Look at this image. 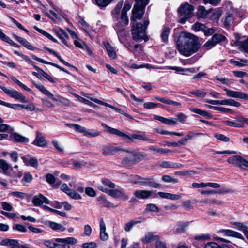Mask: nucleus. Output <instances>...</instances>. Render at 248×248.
<instances>
[{
    "instance_id": "2f4dec72",
    "label": "nucleus",
    "mask_w": 248,
    "mask_h": 248,
    "mask_svg": "<svg viewBox=\"0 0 248 248\" xmlns=\"http://www.w3.org/2000/svg\"><path fill=\"white\" fill-rule=\"evenodd\" d=\"M210 11L211 9L207 11L203 6H200L198 9L197 16L198 18H204Z\"/></svg>"
},
{
    "instance_id": "f03ea898",
    "label": "nucleus",
    "mask_w": 248,
    "mask_h": 248,
    "mask_svg": "<svg viewBox=\"0 0 248 248\" xmlns=\"http://www.w3.org/2000/svg\"><path fill=\"white\" fill-rule=\"evenodd\" d=\"M144 7L134 5L132 9L133 16L131 20H134L135 22H133L132 26L131 33L133 39L136 41L143 39L145 41H147L148 40L146 38L145 33L146 30L149 24V20H145L143 24L135 22L136 20L141 19L144 14Z\"/></svg>"
},
{
    "instance_id": "49530a36",
    "label": "nucleus",
    "mask_w": 248,
    "mask_h": 248,
    "mask_svg": "<svg viewBox=\"0 0 248 248\" xmlns=\"http://www.w3.org/2000/svg\"><path fill=\"white\" fill-rule=\"evenodd\" d=\"M81 94H82L84 96H85L86 97L89 98L90 100L96 103H98L99 104H101V105H104L106 107H109L110 108H112L113 109V108H114V106L108 104V103H105V102H104L102 101H100L97 99H96V98H93V97H89L88 96H87V95H85L83 93H81Z\"/></svg>"
},
{
    "instance_id": "f3484780",
    "label": "nucleus",
    "mask_w": 248,
    "mask_h": 248,
    "mask_svg": "<svg viewBox=\"0 0 248 248\" xmlns=\"http://www.w3.org/2000/svg\"><path fill=\"white\" fill-rule=\"evenodd\" d=\"M32 202L34 206H40L43 203L49 204V201L42 194H39L37 196L33 197Z\"/></svg>"
},
{
    "instance_id": "dca6fc26",
    "label": "nucleus",
    "mask_w": 248,
    "mask_h": 248,
    "mask_svg": "<svg viewBox=\"0 0 248 248\" xmlns=\"http://www.w3.org/2000/svg\"><path fill=\"white\" fill-rule=\"evenodd\" d=\"M32 144L38 147H44L47 144V141L45 138L42 136V134L37 131L36 132V138Z\"/></svg>"
},
{
    "instance_id": "cd10ccee",
    "label": "nucleus",
    "mask_w": 248,
    "mask_h": 248,
    "mask_svg": "<svg viewBox=\"0 0 248 248\" xmlns=\"http://www.w3.org/2000/svg\"><path fill=\"white\" fill-rule=\"evenodd\" d=\"M97 200L99 204L103 207L107 208H115L117 207V205H115L113 203L108 201L103 196L98 197Z\"/></svg>"
},
{
    "instance_id": "4c0bfd02",
    "label": "nucleus",
    "mask_w": 248,
    "mask_h": 248,
    "mask_svg": "<svg viewBox=\"0 0 248 248\" xmlns=\"http://www.w3.org/2000/svg\"><path fill=\"white\" fill-rule=\"evenodd\" d=\"M203 134L201 133H194L191 131H189L188 132L187 134L184 137V139L181 140L182 143H183V145L185 144L188 140H192L193 138L195 137L196 135H202Z\"/></svg>"
},
{
    "instance_id": "6e6552de",
    "label": "nucleus",
    "mask_w": 248,
    "mask_h": 248,
    "mask_svg": "<svg viewBox=\"0 0 248 248\" xmlns=\"http://www.w3.org/2000/svg\"><path fill=\"white\" fill-rule=\"evenodd\" d=\"M226 37L219 34H214L212 38L208 40L203 46V48L208 50L214 47L217 44L224 41Z\"/></svg>"
},
{
    "instance_id": "7c9ffc66",
    "label": "nucleus",
    "mask_w": 248,
    "mask_h": 248,
    "mask_svg": "<svg viewBox=\"0 0 248 248\" xmlns=\"http://www.w3.org/2000/svg\"><path fill=\"white\" fill-rule=\"evenodd\" d=\"M61 189L67 195H68L71 198L74 199L77 198V195L76 192H75L73 190L69 189L67 186V185L65 184H64L62 185L61 187Z\"/></svg>"
},
{
    "instance_id": "7ed1b4c3",
    "label": "nucleus",
    "mask_w": 248,
    "mask_h": 248,
    "mask_svg": "<svg viewBox=\"0 0 248 248\" xmlns=\"http://www.w3.org/2000/svg\"><path fill=\"white\" fill-rule=\"evenodd\" d=\"M101 125L102 127L106 129V131L107 132L110 134L117 135L123 139H127L130 140L138 139L142 141H147L151 143L154 142V140H153L150 139L144 136L145 132H141L143 134H134L131 136H129L117 129L110 127L104 123H102Z\"/></svg>"
},
{
    "instance_id": "4468645a",
    "label": "nucleus",
    "mask_w": 248,
    "mask_h": 248,
    "mask_svg": "<svg viewBox=\"0 0 248 248\" xmlns=\"http://www.w3.org/2000/svg\"><path fill=\"white\" fill-rule=\"evenodd\" d=\"M32 83L35 86L36 88H37L40 92H41L45 95L48 96L49 98L52 100L58 101V99L57 97H56L50 92L47 90L44 86L42 84H37L34 81H32Z\"/></svg>"
},
{
    "instance_id": "e433bc0d",
    "label": "nucleus",
    "mask_w": 248,
    "mask_h": 248,
    "mask_svg": "<svg viewBox=\"0 0 248 248\" xmlns=\"http://www.w3.org/2000/svg\"><path fill=\"white\" fill-rule=\"evenodd\" d=\"M189 109L192 112H193L195 113L198 114L203 116L204 117H205L207 118H210L211 117V115L209 113H208L205 111L201 110L200 109L195 108L194 107H190L189 108Z\"/></svg>"
},
{
    "instance_id": "6e6d98bb",
    "label": "nucleus",
    "mask_w": 248,
    "mask_h": 248,
    "mask_svg": "<svg viewBox=\"0 0 248 248\" xmlns=\"http://www.w3.org/2000/svg\"><path fill=\"white\" fill-rule=\"evenodd\" d=\"M189 93L199 97H204L206 95V93L205 92L199 90L189 92Z\"/></svg>"
},
{
    "instance_id": "3c124183",
    "label": "nucleus",
    "mask_w": 248,
    "mask_h": 248,
    "mask_svg": "<svg viewBox=\"0 0 248 248\" xmlns=\"http://www.w3.org/2000/svg\"><path fill=\"white\" fill-rule=\"evenodd\" d=\"M78 22L82 26V28L84 31L89 34L90 30L89 24L81 17H79V19H78Z\"/></svg>"
},
{
    "instance_id": "5701e85b",
    "label": "nucleus",
    "mask_w": 248,
    "mask_h": 248,
    "mask_svg": "<svg viewBox=\"0 0 248 248\" xmlns=\"http://www.w3.org/2000/svg\"><path fill=\"white\" fill-rule=\"evenodd\" d=\"M100 236L103 241H106L108 238V235L106 232V225L103 218L100 220Z\"/></svg>"
},
{
    "instance_id": "c85d7f7f",
    "label": "nucleus",
    "mask_w": 248,
    "mask_h": 248,
    "mask_svg": "<svg viewBox=\"0 0 248 248\" xmlns=\"http://www.w3.org/2000/svg\"><path fill=\"white\" fill-rule=\"evenodd\" d=\"M220 232H225V235L226 236H232L242 240H244V239L240 233L231 230H220Z\"/></svg>"
},
{
    "instance_id": "37998d69",
    "label": "nucleus",
    "mask_w": 248,
    "mask_h": 248,
    "mask_svg": "<svg viewBox=\"0 0 248 248\" xmlns=\"http://www.w3.org/2000/svg\"><path fill=\"white\" fill-rule=\"evenodd\" d=\"M170 33V29L168 27H164L163 29L161 36L162 41L164 43H167L168 41V37Z\"/></svg>"
},
{
    "instance_id": "ea45409f",
    "label": "nucleus",
    "mask_w": 248,
    "mask_h": 248,
    "mask_svg": "<svg viewBox=\"0 0 248 248\" xmlns=\"http://www.w3.org/2000/svg\"><path fill=\"white\" fill-rule=\"evenodd\" d=\"M122 6L123 2L122 1L118 2L115 6L114 9L112 12L113 17L116 20H118V19L119 14L120 12V10L122 7Z\"/></svg>"
},
{
    "instance_id": "412c9836",
    "label": "nucleus",
    "mask_w": 248,
    "mask_h": 248,
    "mask_svg": "<svg viewBox=\"0 0 248 248\" xmlns=\"http://www.w3.org/2000/svg\"><path fill=\"white\" fill-rule=\"evenodd\" d=\"M31 57L33 60L37 61L38 62H41V63H43L44 64L51 65L52 66H53L59 69L60 70H61L65 73H69L68 71L67 70H66L65 69H64L63 67H62V66H61L56 63L46 61L42 59L37 57L36 56H35L34 55H32Z\"/></svg>"
},
{
    "instance_id": "5fc2aeb1",
    "label": "nucleus",
    "mask_w": 248,
    "mask_h": 248,
    "mask_svg": "<svg viewBox=\"0 0 248 248\" xmlns=\"http://www.w3.org/2000/svg\"><path fill=\"white\" fill-rule=\"evenodd\" d=\"M162 180L163 181L166 183H176L178 182L177 179L173 178L172 177L167 175H163L162 177Z\"/></svg>"
},
{
    "instance_id": "0e129e2a",
    "label": "nucleus",
    "mask_w": 248,
    "mask_h": 248,
    "mask_svg": "<svg viewBox=\"0 0 248 248\" xmlns=\"http://www.w3.org/2000/svg\"><path fill=\"white\" fill-rule=\"evenodd\" d=\"M92 228L89 225H86L84 227V233L82 236H90L92 232Z\"/></svg>"
},
{
    "instance_id": "473e14b6",
    "label": "nucleus",
    "mask_w": 248,
    "mask_h": 248,
    "mask_svg": "<svg viewBox=\"0 0 248 248\" xmlns=\"http://www.w3.org/2000/svg\"><path fill=\"white\" fill-rule=\"evenodd\" d=\"M0 38L6 42L10 44L11 45L15 46L16 47H19V45L14 42L13 40H12L9 37L6 36L2 31V30L0 29Z\"/></svg>"
},
{
    "instance_id": "052dcab7",
    "label": "nucleus",
    "mask_w": 248,
    "mask_h": 248,
    "mask_svg": "<svg viewBox=\"0 0 248 248\" xmlns=\"http://www.w3.org/2000/svg\"><path fill=\"white\" fill-rule=\"evenodd\" d=\"M160 104L155 103L153 102H146L144 104V107L148 109L156 108L160 106Z\"/></svg>"
},
{
    "instance_id": "6ab92c4d",
    "label": "nucleus",
    "mask_w": 248,
    "mask_h": 248,
    "mask_svg": "<svg viewBox=\"0 0 248 248\" xmlns=\"http://www.w3.org/2000/svg\"><path fill=\"white\" fill-rule=\"evenodd\" d=\"M159 239H160L159 235H155L153 232H148L142 238L141 240L144 243L148 244L154 241L156 242Z\"/></svg>"
},
{
    "instance_id": "680f3d73",
    "label": "nucleus",
    "mask_w": 248,
    "mask_h": 248,
    "mask_svg": "<svg viewBox=\"0 0 248 248\" xmlns=\"http://www.w3.org/2000/svg\"><path fill=\"white\" fill-rule=\"evenodd\" d=\"M135 4L134 5L142 7L145 8L148 4L149 0H135Z\"/></svg>"
},
{
    "instance_id": "9b49d317",
    "label": "nucleus",
    "mask_w": 248,
    "mask_h": 248,
    "mask_svg": "<svg viewBox=\"0 0 248 248\" xmlns=\"http://www.w3.org/2000/svg\"><path fill=\"white\" fill-rule=\"evenodd\" d=\"M78 132L83 134V135L90 138H94L100 135L101 132L93 129H86L78 125Z\"/></svg>"
},
{
    "instance_id": "774afa93",
    "label": "nucleus",
    "mask_w": 248,
    "mask_h": 248,
    "mask_svg": "<svg viewBox=\"0 0 248 248\" xmlns=\"http://www.w3.org/2000/svg\"><path fill=\"white\" fill-rule=\"evenodd\" d=\"M204 248H222L219 245H218L217 243L213 242H210L207 243Z\"/></svg>"
},
{
    "instance_id": "2eb2a0df",
    "label": "nucleus",
    "mask_w": 248,
    "mask_h": 248,
    "mask_svg": "<svg viewBox=\"0 0 248 248\" xmlns=\"http://www.w3.org/2000/svg\"><path fill=\"white\" fill-rule=\"evenodd\" d=\"M153 194V191L148 190H136L134 191V196L139 199H147Z\"/></svg>"
},
{
    "instance_id": "e2e57ef3",
    "label": "nucleus",
    "mask_w": 248,
    "mask_h": 248,
    "mask_svg": "<svg viewBox=\"0 0 248 248\" xmlns=\"http://www.w3.org/2000/svg\"><path fill=\"white\" fill-rule=\"evenodd\" d=\"M177 121L178 120L182 123H185L187 120V117L183 113H179L177 114Z\"/></svg>"
},
{
    "instance_id": "423d86ee",
    "label": "nucleus",
    "mask_w": 248,
    "mask_h": 248,
    "mask_svg": "<svg viewBox=\"0 0 248 248\" xmlns=\"http://www.w3.org/2000/svg\"><path fill=\"white\" fill-rule=\"evenodd\" d=\"M97 188L101 191L108 194L114 198H119L122 200L126 201L129 197V194L125 192L123 188L110 190L99 185L97 186Z\"/></svg>"
},
{
    "instance_id": "09e8293b",
    "label": "nucleus",
    "mask_w": 248,
    "mask_h": 248,
    "mask_svg": "<svg viewBox=\"0 0 248 248\" xmlns=\"http://www.w3.org/2000/svg\"><path fill=\"white\" fill-rule=\"evenodd\" d=\"M149 149L161 154H166L170 152V150L169 149H164L162 148H156L154 146H149Z\"/></svg>"
},
{
    "instance_id": "c03bdc74",
    "label": "nucleus",
    "mask_w": 248,
    "mask_h": 248,
    "mask_svg": "<svg viewBox=\"0 0 248 248\" xmlns=\"http://www.w3.org/2000/svg\"><path fill=\"white\" fill-rule=\"evenodd\" d=\"M140 223V221L131 220L125 224L124 226L125 231L128 232H130L133 227L136 224Z\"/></svg>"
},
{
    "instance_id": "69168bd1",
    "label": "nucleus",
    "mask_w": 248,
    "mask_h": 248,
    "mask_svg": "<svg viewBox=\"0 0 248 248\" xmlns=\"http://www.w3.org/2000/svg\"><path fill=\"white\" fill-rule=\"evenodd\" d=\"M97 247V244L94 242H90L85 243L82 244V248H96Z\"/></svg>"
},
{
    "instance_id": "bb28decb",
    "label": "nucleus",
    "mask_w": 248,
    "mask_h": 248,
    "mask_svg": "<svg viewBox=\"0 0 248 248\" xmlns=\"http://www.w3.org/2000/svg\"><path fill=\"white\" fill-rule=\"evenodd\" d=\"M13 37L20 43L23 45L27 49L31 50H34L35 47L32 46L30 43H29L26 39L22 37H19L15 34H13Z\"/></svg>"
},
{
    "instance_id": "39448f33",
    "label": "nucleus",
    "mask_w": 248,
    "mask_h": 248,
    "mask_svg": "<svg viewBox=\"0 0 248 248\" xmlns=\"http://www.w3.org/2000/svg\"><path fill=\"white\" fill-rule=\"evenodd\" d=\"M194 9V7L188 3L181 5L178 9L180 22L184 24L190 18L193 16Z\"/></svg>"
},
{
    "instance_id": "20e7f679",
    "label": "nucleus",
    "mask_w": 248,
    "mask_h": 248,
    "mask_svg": "<svg viewBox=\"0 0 248 248\" xmlns=\"http://www.w3.org/2000/svg\"><path fill=\"white\" fill-rule=\"evenodd\" d=\"M129 153L127 156L124 157L122 161V165L125 167H128L135 165L143 160L146 155L142 152H136L134 151L124 150Z\"/></svg>"
},
{
    "instance_id": "f704fd0d",
    "label": "nucleus",
    "mask_w": 248,
    "mask_h": 248,
    "mask_svg": "<svg viewBox=\"0 0 248 248\" xmlns=\"http://www.w3.org/2000/svg\"><path fill=\"white\" fill-rule=\"evenodd\" d=\"M78 48L86 51L89 56H92L93 52L90 47L83 41L78 39Z\"/></svg>"
},
{
    "instance_id": "4d7b16f0",
    "label": "nucleus",
    "mask_w": 248,
    "mask_h": 248,
    "mask_svg": "<svg viewBox=\"0 0 248 248\" xmlns=\"http://www.w3.org/2000/svg\"><path fill=\"white\" fill-rule=\"evenodd\" d=\"M43 208L45 209H46V210H47L48 211L52 212H53L54 213L57 214L59 215L60 216H61L62 217H65V215H66V214L64 212H62V211H58V210H55V209H53L51 208L50 207H48L47 206H46V205L43 206Z\"/></svg>"
},
{
    "instance_id": "72a5a7b5",
    "label": "nucleus",
    "mask_w": 248,
    "mask_h": 248,
    "mask_svg": "<svg viewBox=\"0 0 248 248\" xmlns=\"http://www.w3.org/2000/svg\"><path fill=\"white\" fill-rule=\"evenodd\" d=\"M48 226L53 230L56 231L63 232L65 230V227H64L61 224H59L53 221H49Z\"/></svg>"
},
{
    "instance_id": "ddd939ff",
    "label": "nucleus",
    "mask_w": 248,
    "mask_h": 248,
    "mask_svg": "<svg viewBox=\"0 0 248 248\" xmlns=\"http://www.w3.org/2000/svg\"><path fill=\"white\" fill-rule=\"evenodd\" d=\"M134 184L154 188H160L161 186L160 184L153 182V179L149 177L143 178V180L135 182Z\"/></svg>"
},
{
    "instance_id": "c9c22d12",
    "label": "nucleus",
    "mask_w": 248,
    "mask_h": 248,
    "mask_svg": "<svg viewBox=\"0 0 248 248\" xmlns=\"http://www.w3.org/2000/svg\"><path fill=\"white\" fill-rule=\"evenodd\" d=\"M13 139L17 142L20 143H27L29 142V140L28 138L22 136L21 135L17 133H14L13 134Z\"/></svg>"
},
{
    "instance_id": "bf43d9fd",
    "label": "nucleus",
    "mask_w": 248,
    "mask_h": 248,
    "mask_svg": "<svg viewBox=\"0 0 248 248\" xmlns=\"http://www.w3.org/2000/svg\"><path fill=\"white\" fill-rule=\"evenodd\" d=\"M9 195L13 196H15L20 198L21 199H24L27 196V194L25 193L18 192V191H13L10 193Z\"/></svg>"
},
{
    "instance_id": "4be33fe9",
    "label": "nucleus",
    "mask_w": 248,
    "mask_h": 248,
    "mask_svg": "<svg viewBox=\"0 0 248 248\" xmlns=\"http://www.w3.org/2000/svg\"><path fill=\"white\" fill-rule=\"evenodd\" d=\"M121 149L117 147L111 146H104L102 149V153L104 155L114 154L117 151H120Z\"/></svg>"
},
{
    "instance_id": "a878e982",
    "label": "nucleus",
    "mask_w": 248,
    "mask_h": 248,
    "mask_svg": "<svg viewBox=\"0 0 248 248\" xmlns=\"http://www.w3.org/2000/svg\"><path fill=\"white\" fill-rule=\"evenodd\" d=\"M157 195L162 198L170 199L173 200H177L181 198L182 194H174L169 193L159 192Z\"/></svg>"
},
{
    "instance_id": "864d4df0",
    "label": "nucleus",
    "mask_w": 248,
    "mask_h": 248,
    "mask_svg": "<svg viewBox=\"0 0 248 248\" xmlns=\"http://www.w3.org/2000/svg\"><path fill=\"white\" fill-rule=\"evenodd\" d=\"M12 229L13 230H17V231L25 232L27 231V229L25 227V226L23 225L20 224H16L12 226Z\"/></svg>"
},
{
    "instance_id": "1a4fd4ad",
    "label": "nucleus",
    "mask_w": 248,
    "mask_h": 248,
    "mask_svg": "<svg viewBox=\"0 0 248 248\" xmlns=\"http://www.w3.org/2000/svg\"><path fill=\"white\" fill-rule=\"evenodd\" d=\"M0 88L8 96L20 101L21 102L25 103L27 102L26 97L20 93L16 90L7 88L4 86H0Z\"/></svg>"
},
{
    "instance_id": "a18cd8bd",
    "label": "nucleus",
    "mask_w": 248,
    "mask_h": 248,
    "mask_svg": "<svg viewBox=\"0 0 248 248\" xmlns=\"http://www.w3.org/2000/svg\"><path fill=\"white\" fill-rule=\"evenodd\" d=\"M205 27V25L202 23L200 22H196L192 25V29L195 31H204Z\"/></svg>"
},
{
    "instance_id": "f8f14e48",
    "label": "nucleus",
    "mask_w": 248,
    "mask_h": 248,
    "mask_svg": "<svg viewBox=\"0 0 248 248\" xmlns=\"http://www.w3.org/2000/svg\"><path fill=\"white\" fill-rule=\"evenodd\" d=\"M226 95L229 97L244 99L248 100V94L242 92L230 90L227 88L224 89Z\"/></svg>"
},
{
    "instance_id": "0eeeda50",
    "label": "nucleus",
    "mask_w": 248,
    "mask_h": 248,
    "mask_svg": "<svg viewBox=\"0 0 248 248\" xmlns=\"http://www.w3.org/2000/svg\"><path fill=\"white\" fill-rule=\"evenodd\" d=\"M227 162L241 169L248 168V160L245 159L239 155H234L230 157L227 159Z\"/></svg>"
},
{
    "instance_id": "58836bf2",
    "label": "nucleus",
    "mask_w": 248,
    "mask_h": 248,
    "mask_svg": "<svg viewBox=\"0 0 248 248\" xmlns=\"http://www.w3.org/2000/svg\"><path fill=\"white\" fill-rule=\"evenodd\" d=\"M239 60V61H236L233 59H231L230 60V62L231 64L238 67H242L247 65V63H248L247 60L244 59H240Z\"/></svg>"
},
{
    "instance_id": "603ef678",
    "label": "nucleus",
    "mask_w": 248,
    "mask_h": 248,
    "mask_svg": "<svg viewBox=\"0 0 248 248\" xmlns=\"http://www.w3.org/2000/svg\"><path fill=\"white\" fill-rule=\"evenodd\" d=\"M214 137L217 139V140H219L221 141H224V142H229L230 140V139L229 137L226 136L224 135L219 134V133H215L214 134Z\"/></svg>"
},
{
    "instance_id": "b1692460",
    "label": "nucleus",
    "mask_w": 248,
    "mask_h": 248,
    "mask_svg": "<svg viewBox=\"0 0 248 248\" xmlns=\"http://www.w3.org/2000/svg\"><path fill=\"white\" fill-rule=\"evenodd\" d=\"M0 245L2 246H10L11 248H19V243L17 240L15 239H10L6 238L3 239L1 242Z\"/></svg>"
},
{
    "instance_id": "a19ab883",
    "label": "nucleus",
    "mask_w": 248,
    "mask_h": 248,
    "mask_svg": "<svg viewBox=\"0 0 248 248\" xmlns=\"http://www.w3.org/2000/svg\"><path fill=\"white\" fill-rule=\"evenodd\" d=\"M101 182L103 184V186H102L106 187L108 189L110 188H114L115 187V184L112 182L110 180L108 179H102L101 180ZM100 184H97L96 186ZM101 186V185H100ZM102 186V185H101Z\"/></svg>"
},
{
    "instance_id": "13d9d810",
    "label": "nucleus",
    "mask_w": 248,
    "mask_h": 248,
    "mask_svg": "<svg viewBox=\"0 0 248 248\" xmlns=\"http://www.w3.org/2000/svg\"><path fill=\"white\" fill-rule=\"evenodd\" d=\"M113 0H95L96 4L100 7H106Z\"/></svg>"
},
{
    "instance_id": "9d476101",
    "label": "nucleus",
    "mask_w": 248,
    "mask_h": 248,
    "mask_svg": "<svg viewBox=\"0 0 248 248\" xmlns=\"http://www.w3.org/2000/svg\"><path fill=\"white\" fill-rule=\"evenodd\" d=\"M55 241L59 243H55L54 248H70L69 244H74L77 242L76 239L72 237L56 238Z\"/></svg>"
},
{
    "instance_id": "338daca9",
    "label": "nucleus",
    "mask_w": 248,
    "mask_h": 248,
    "mask_svg": "<svg viewBox=\"0 0 248 248\" xmlns=\"http://www.w3.org/2000/svg\"><path fill=\"white\" fill-rule=\"evenodd\" d=\"M1 204L3 209L4 210L11 211L13 210V206L8 202H3Z\"/></svg>"
},
{
    "instance_id": "8fccbe9b",
    "label": "nucleus",
    "mask_w": 248,
    "mask_h": 248,
    "mask_svg": "<svg viewBox=\"0 0 248 248\" xmlns=\"http://www.w3.org/2000/svg\"><path fill=\"white\" fill-rule=\"evenodd\" d=\"M146 211L147 212H158V207L154 204L149 203L146 205Z\"/></svg>"
},
{
    "instance_id": "c756f323",
    "label": "nucleus",
    "mask_w": 248,
    "mask_h": 248,
    "mask_svg": "<svg viewBox=\"0 0 248 248\" xmlns=\"http://www.w3.org/2000/svg\"><path fill=\"white\" fill-rule=\"evenodd\" d=\"M234 44L239 46L244 52L248 53V38L244 41L236 40L234 42Z\"/></svg>"
},
{
    "instance_id": "f257e3e1",
    "label": "nucleus",
    "mask_w": 248,
    "mask_h": 248,
    "mask_svg": "<svg viewBox=\"0 0 248 248\" xmlns=\"http://www.w3.org/2000/svg\"><path fill=\"white\" fill-rule=\"evenodd\" d=\"M176 44L179 52L186 57L196 53L200 47L198 38L187 32H183L179 35Z\"/></svg>"
},
{
    "instance_id": "a211bd4d",
    "label": "nucleus",
    "mask_w": 248,
    "mask_h": 248,
    "mask_svg": "<svg viewBox=\"0 0 248 248\" xmlns=\"http://www.w3.org/2000/svg\"><path fill=\"white\" fill-rule=\"evenodd\" d=\"M0 168L2 169L4 174L7 176H14L10 171L13 170V167L9 164L5 160L0 159Z\"/></svg>"
},
{
    "instance_id": "aec40b11",
    "label": "nucleus",
    "mask_w": 248,
    "mask_h": 248,
    "mask_svg": "<svg viewBox=\"0 0 248 248\" xmlns=\"http://www.w3.org/2000/svg\"><path fill=\"white\" fill-rule=\"evenodd\" d=\"M154 118L155 119L158 120L168 125L175 124L177 122V119L175 118H170L167 119L157 115H155Z\"/></svg>"
},
{
    "instance_id": "79ce46f5",
    "label": "nucleus",
    "mask_w": 248,
    "mask_h": 248,
    "mask_svg": "<svg viewBox=\"0 0 248 248\" xmlns=\"http://www.w3.org/2000/svg\"><path fill=\"white\" fill-rule=\"evenodd\" d=\"M105 47L108 56L112 59H115L116 57V53L112 46L108 43H107L105 44Z\"/></svg>"
},
{
    "instance_id": "de8ad7c7",
    "label": "nucleus",
    "mask_w": 248,
    "mask_h": 248,
    "mask_svg": "<svg viewBox=\"0 0 248 248\" xmlns=\"http://www.w3.org/2000/svg\"><path fill=\"white\" fill-rule=\"evenodd\" d=\"M211 239L209 234H202L197 235L194 237V239L199 241L209 240Z\"/></svg>"
},
{
    "instance_id": "393cba45",
    "label": "nucleus",
    "mask_w": 248,
    "mask_h": 248,
    "mask_svg": "<svg viewBox=\"0 0 248 248\" xmlns=\"http://www.w3.org/2000/svg\"><path fill=\"white\" fill-rule=\"evenodd\" d=\"M225 125L230 127L242 128L243 123H242L241 117H238L235 121L231 120H225L223 121Z\"/></svg>"
}]
</instances>
